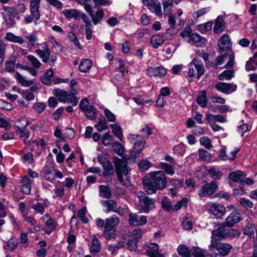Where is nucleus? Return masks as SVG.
<instances>
[{"label": "nucleus", "mask_w": 257, "mask_h": 257, "mask_svg": "<svg viewBox=\"0 0 257 257\" xmlns=\"http://www.w3.org/2000/svg\"><path fill=\"white\" fill-rule=\"evenodd\" d=\"M150 180H143L146 192L149 194L155 193L157 190H163L167 186V178L163 171H158L150 173Z\"/></svg>", "instance_id": "1"}, {"label": "nucleus", "mask_w": 257, "mask_h": 257, "mask_svg": "<svg viewBox=\"0 0 257 257\" xmlns=\"http://www.w3.org/2000/svg\"><path fill=\"white\" fill-rule=\"evenodd\" d=\"M138 201L135 204V208L141 212L149 213L155 206V200L146 196L142 192H139L137 195Z\"/></svg>", "instance_id": "2"}, {"label": "nucleus", "mask_w": 257, "mask_h": 257, "mask_svg": "<svg viewBox=\"0 0 257 257\" xmlns=\"http://www.w3.org/2000/svg\"><path fill=\"white\" fill-rule=\"evenodd\" d=\"M40 45L41 49H37L35 51L37 55L41 59L42 62L46 63L50 62L51 66L54 65L57 61V57L51 54V50L46 42H43Z\"/></svg>", "instance_id": "3"}, {"label": "nucleus", "mask_w": 257, "mask_h": 257, "mask_svg": "<svg viewBox=\"0 0 257 257\" xmlns=\"http://www.w3.org/2000/svg\"><path fill=\"white\" fill-rule=\"evenodd\" d=\"M204 73V65L200 59L195 58L188 65V76L192 80L196 74V78L199 79Z\"/></svg>", "instance_id": "4"}, {"label": "nucleus", "mask_w": 257, "mask_h": 257, "mask_svg": "<svg viewBox=\"0 0 257 257\" xmlns=\"http://www.w3.org/2000/svg\"><path fill=\"white\" fill-rule=\"evenodd\" d=\"M53 94L58 98L59 101L62 103H70L73 105L76 106L78 102V98L73 95L70 94L67 91L56 88L53 90Z\"/></svg>", "instance_id": "5"}, {"label": "nucleus", "mask_w": 257, "mask_h": 257, "mask_svg": "<svg viewBox=\"0 0 257 257\" xmlns=\"http://www.w3.org/2000/svg\"><path fill=\"white\" fill-rule=\"evenodd\" d=\"M113 163L116 169L117 179L119 182L124 185L125 183L123 178V175L126 176L128 172L127 163L123 159L115 158Z\"/></svg>", "instance_id": "6"}, {"label": "nucleus", "mask_w": 257, "mask_h": 257, "mask_svg": "<svg viewBox=\"0 0 257 257\" xmlns=\"http://www.w3.org/2000/svg\"><path fill=\"white\" fill-rule=\"evenodd\" d=\"M3 10L5 13H2L6 25L8 27H14L16 21L20 19V16L17 14L14 8L12 7L3 6Z\"/></svg>", "instance_id": "7"}, {"label": "nucleus", "mask_w": 257, "mask_h": 257, "mask_svg": "<svg viewBox=\"0 0 257 257\" xmlns=\"http://www.w3.org/2000/svg\"><path fill=\"white\" fill-rule=\"evenodd\" d=\"M178 253L183 257H205L203 250L198 247H193L191 250L184 244H180L177 248Z\"/></svg>", "instance_id": "8"}, {"label": "nucleus", "mask_w": 257, "mask_h": 257, "mask_svg": "<svg viewBox=\"0 0 257 257\" xmlns=\"http://www.w3.org/2000/svg\"><path fill=\"white\" fill-rule=\"evenodd\" d=\"M128 139L131 143H134V151L135 155L140 154L145 148L146 141L144 138L138 135L131 134Z\"/></svg>", "instance_id": "9"}, {"label": "nucleus", "mask_w": 257, "mask_h": 257, "mask_svg": "<svg viewBox=\"0 0 257 257\" xmlns=\"http://www.w3.org/2000/svg\"><path fill=\"white\" fill-rule=\"evenodd\" d=\"M207 205L208 213L217 218H221L225 213V207L220 203H209Z\"/></svg>", "instance_id": "10"}, {"label": "nucleus", "mask_w": 257, "mask_h": 257, "mask_svg": "<svg viewBox=\"0 0 257 257\" xmlns=\"http://www.w3.org/2000/svg\"><path fill=\"white\" fill-rule=\"evenodd\" d=\"M227 60V62L225 65L226 68H230L234 65V57L231 54H226L217 57L213 64V67L215 69H217L219 66L224 63L225 61Z\"/></svg>", "instance_id": "11"}, {"label": "nucleus", "mask_w": 257, "mask_h": 257, "mask_svg": "<svg viewBox=\"0 0 257 257\" xmlns=\"http://www.w3.org/2000/svg\"><path fill=\"white\" fill-rule=\"evenodd\" d=\"M143 4L148 7L150 12L159 17L163 15L160 2L158 0H142Z\"/></svg>", "instance_id": "12"}, {"label": "nucleus", "mask_w": 257, "mask_h": 257, "mask_svg": "<svg viewBox=\"0 0 257 257\" xmlns=\"http://www.w3.org/2000/svg\"><path fill=\"white\" fill-rule=\"evenodd\" d=\"M128 221L132 226H141L147 223V217L140 215L136 213L131 212L128 214Z\"/></svg>", "instance_id": "13"}, {"label": "nucleus", "mask_w": 257, "mask_h": 257, "mask_svg": "<svg viewBox=\"0 0 257 257\" xmlns=\"http://www.w3.org/2000/svg\"><path fill=\"white\" fill-rule=\"evenodd\" d=\"M217 187V184L215 182L207 183L202 187L199 195L200 197H203L206 195H211L216 191Z\"/></svg>", "instance_id": "14"}, {"label": "nucleus", "mask_w": 257, "mask_h": 257, "mask_svg": "<svg viewBox=\"0 0 257 257\" xmlns=\"http://www.w3.org/2000/svg\"><path fill=\"white\" fill-rule=\"evenodd\" d=\"M215 87L219 91L226 94H229L236 90L237 85L231 83L220 82L215 85Z\"/></svg>", "instance_id": "15"}, {"label": "nucleus", "mask_w": 257, "mask_h": 257, "mask_svg": "<svg viewBox=\"0 0 257 257\" xmlns=\"http://www.w3.org/2000/svg\"><path fill=\"white\" fill-rule=\"evenodd\" d=\"M143 247L146 250V255L153 257L159 252V245L155 242L150 241L144 244Z\"/></svg>", "instance_id": "16"}, {"label": "nucleus", "mask_w": 257, "mask_h": 257, "mask_svg": "<svg viewBox=\"0 0 257 257\" xmlns=\"http://www.w3.org/2000/svg\"><path fill=\"white\" fill-rule=\"evenodd\" d=\"M241 218V214L237 211H234L225 219V224L226 226L231 227L239 222Z\"/></svg>", "instance_id": "17"}, {"label": "nucleus", "mask_w": 257, "mask_h": 257, "mask_svg": "<svg viewBox=\"0 0 257 257\" xmlns=\"http://www.w3.org/2000/svg\"><path fill=\"white\" fill-rule=\"evenodd\" d=\"M46 227V232L50 234L57 226V223L52 219L50 215L46 213L42 218Z\"/></svg>", "instance_id": "18"}, {"label": "nucleus", "mask_w": 257, "mask_h": 257, "mask_svg": "<svg viewBox=\"0 0 257 257\" xmlns=\"http://www.w3.org/2000/svg\"><path fill=\"white\" fill-rule=\"evenodd\" d=\"M166 72V69L163 66L149 67L147 70V74L149 77L164 76Z\"/></svg>", "instance_id": "19"}, {"label": "nucleus", "mask_w": 257, "mask_h": 257, "mask_svg": "<svg viewBox=\"0 0 257 257\" xmlns=\"http://www.w3.org/2000/svg\"><path fill=\"white\" fill-rule=\"evenodd\" d=\"M89 15L91 18L93 24L96 25L102 20L104 13L103 9L98 7L95 13L92 11Z\"/></svg>", "instance_id": "20"}, {"label": "nucleus", "mask_w": 257, "mask_h": 257, "mask_svg": "<svg viewBox=\"0 0 257 257\" xmlns=\"http://www.w3.org/2000/svg\"><path fill=\"white\" fill-rule=\"evenodd\" d=\"M188 43H192L197 47H202L206 43V40L203 37H201L198 34L194 33L192 34L191 37L186 40Z\"/></svg>", "instance_id": "21"}, {"label": "nucleus", "mask_w": 257, "mask_h": 257, "mask_svg": "<svg viewBox=\"0 0 257 257\" xmlns=\"http://www.w3.org/2000/svg\"><path fill=\"white\" fill-rule=\"evenodd\" d=\"M212 237L214 239H220L222 237L227 236L229 234V230L226 229L224 226L218 227L216 229L213 230L211 232Z\"/></svg>", "instance_id": "22"}, {"label": "nucleus", "mask_w": 257, "mask_h": 257, "mask_svg": "<svg viewBox=\"0 0 257 257\" xmlns=\"http://www.w3.org/2000/svg\"><path fill=\"white\" fill-rule=\"evenodd\" d=\"M31 15H27L24 19V22L26 24H29L34 22L35 25H36L37 21L40 18V13H37L33 11H30Z\"/></svg>", "instance_id": "23"}, {"label": "nucleus", "mask_w": 257, "mask_h": 257, "mask_svg": "<svg viewBox=\"0 0 257 257\" xmlns=\"http://www.w3.org/2000/svg\"><path fill=\"white\" fill-rule=\"evenodd\" d=\"M167 40L164 35H155L151 39V43L154 48L157 49Z\"/></svg>", "instance_id": "24"}, {"label": "nucleus", "mask_w": 257, "mask_h": 257, "mask_svg": "<svg viewBox=\"0 0 257 257\" xmlns=\"http://www.w3.org/2000/svg\"><path fill=\"white\" fill-rule=\"evenodd\" d=\"M23 185L21 189L22 191L26 194H29L31 190V183L33 182L32 179L27 176H25L22 180Z\"/></svg>", "instance_id": "25"}, {"label": "nucleus", "mask_w": 257, "mask_h": 257, "mask_svg": "<svg viewBox=\"0 0 257 257\" xmlns=\"http://www.w3.org/2000/svg\"><path fill=\"white\" fill-rule=\"evenodd\" d=\"M245 177V175L241 171H235L229 174V179L234 182L241 183Z\"/></svg>", "instance_id": "26"}, {"label": "nucleus", "mask_w": 257, "mask_h": 257, "mask_svg": "<svg viewBox=\"0 0 257 257\" xmlns=\"http://www.w3.org/2000/svg\"><path fill=\"white\" fill-rule=\"evenodd\" d=\"M230 42L228 35H223L220 37L218 41L219 49L221 51H223L230 48Z\"/></svg>", "instance_id": "27"}, {"label": "nucleus", "mask_w": 257, "mask_h": 257, "mask_svg": "<svg viewBox=\"0 0 257 257\" xmlns=\"http://www.w3.org/2000/svg\"><path fill=\"white\" fill-rule=\"evenodd\" d=\"M207 172L210 177L214 180H219L223 176V172L218 167L214 166L208 169Z\"/></svg>", "instance_id": "28"}, {"label": "nucleus", "mask_w": 257, "mask_h": 257, "mask_svg": "<svg viewBox=\"0 0 257 257\" xmlns=\"http://www.w3.org/2000/svg\"><path fill=\"white\" fill-rule=\"evenodd\" d=\"M16 128V133L19 136L20 138H24V142L26 144V141H27L30 136V132L26 127L21 128L19 126H15Z\"/></svg>", "instance_id": "29"}, {"label": "nucleus", "mask_w": 257, "mask_h": 257, "mask_svg": "<svg viewBox=\"0 0 257 257\" xmlns=\"http://www.w3.org/2000/svg\"><path fill=\"white\" fill-rule=\"evenodd\" d=\"M101 205L105 207L106 209L105 210L106 213H108L110 211H114V210L117 207V203L113 200H107L101 201Z\"/></svg>", "instance_id": "30"}, {"label": "nucleus", "mask_w": 257, "mask_h": 257, "mask_svg": "<svg viewBox=\"0 0 257 257\" xmlns=\"http://www.w3.org/2000/svg\"><path fill=\"white\" fill-rule=\"evenodd\" d=\"M206 119L209 123H214L215 121L225 122L226 121L225 115H215L210 113L206 114Z\"/></svg>", "instance_id": "31"}, {"label": "nucleus", "mask_w": 257, "mask_h": 257, "mask_svg": "<svg viewBox=\"0 0 257 257\" xmlns=\"http://www.w3.org/2000/svg\"><path fill=\"white\" fill-rule=\"evenodd\" d=\"M225 27V23L223 17L218 16L215 22L213 31L215 33H219L222 32Z\"/></svg>", "instance_id": "32"}, {"label": "nucleus", "mask_w": 257, "mask_h": 257, "mask_svg": "<svg viewBox=\"0 0 257 257\" xmlns=\"http://www.w3.org/2000/svg\"><path fill=\"white\" fill-rule=\"evenodd\" d=\"M101 245L98 239L94 236L92 238V242L90 246V252L92 254H95L100 252Z\"/></svg>", "instance_id": "33"}, {"label": "nucleus", "mask_w": 257, "mask_h": 257, "mask_svg": "<svg viewBox=\"0 0 257 257\" xmlns=\"http://www.w3.org/2000/svg\"><path fill=\"white\" fill-rule=\"evenodd\" d=\"M5 39L8 41L17 43L22 44L24 42V40L20 36H17L13 33L8 32L6 34Z\"/></svg>", "instance_id": "34"}, {"label": "nucleus", "mask_w": 257, "mask_h": 257, "mask_svg": "<svg viewBox=\"0 0 257 257\" xmlns=\"http://www.w3.org/2000/svg\"><path fill=\"white\" fill-rule=\"evenodd\" d=\"M92 62L89 59H83L79 65V70L83 73L87 72L91 68Z\"/></svg>", "instance_id": "35"}, {"label": "nucleus", "mask_w": 257, "mask_h": 257, "mask_svg": "<svg viewBox=\"0 0 257 257\" xmlns=\"http://www.w3.org/2000/svg\"><path fill=\"white\" fill-rule=\"evenodd\" d=\"M119 223V219L115 215H113L111 217L105 219V227L107 228H114V227Z\"/></svg>", "instance_id": "36"}, {"label": "nucleus", "mask_w": 257, "mask_h": 257, "mask_svg": "<svg viewBox=\"0 0 257 257\" xmlns=\"http://www.w3.org/2000/svg\"><path fill=\"white\" fill-rule=\"evenodd\" d=\"M53 75V71L52 69L47 70L44 75L41 77V80L43 84L49 85L52 82V77Z\"/></svg>", "instance_id": "37"}, {"label": "nucleus", "mask_w": 257, "mask_h": 257, "mask_svg": "<svg viewBox=\"0 0 257 257\" xmlns=\"http://www.w3.org/2000/svg\"><path fill=\"white\" fill-rule=\"evenodd\" d=\"M16 78L22 86L28 87L31 86L34 83L32 80H27L19 72L16 73Z\"/></svg>", "instance_id": "38"}, {"label": "nucleus", "mask_w": 257, "mask_h": 257, "mask_svg": "<svg viewBox=\"0 0 257 257\" xmlns=\"http://www.w3.org/2000/svg\"><path fill=\"white\" fill-rule=\"evenodd\" d=\"M83 112L85 113L88 118L91 120H94L97 118V110L92 105H90Z\"/></svg>", "instance_id": "39"}, {"label": "nucleus", "mask_w": 257, "mask_h": 257, "mask_svg": "<svg viewBox=\"0 0 257 257\" xmlns=\"http://www.w3.org/2000/svg\"><path fill=\"white\" fill-rule=\"evenodd\" d=\"M16 57L12 56L9 60L6 61L5 64V70L9 72H13L15 70V65L16 63Z\"/></svg>", "instance_id": "40"}, {"label": "nucleus", "mask_w": 257, "mask_h": 257, "mask_svg": "<svg viewBox=\"0 0 257 257\" xmlns=\"http://www.w3.org/2000/svg\"><path fill=\"white\" fill-rule=\"evenodd\" d=\"M112 133L120 141L123 140L122 131L120 126L118 124H112L110 125Z\"/></svg>", "instance_id": "41"}, {"label": "nucleus", "mask_w": 257, "mask_h": 257, "mask_svg": "<svg viewBox=\"0 0 257 257\" xmlns=\"http://www.w3.org/2000/svg\"><path fill=\"white\" fill-rule=\"evenodd\" d=\"M27 39L28 46L30 49L37 47V46L39 45V44L37 42L38 41V37L34 34H32L27 36Z\"/></svg>", "instance_id": "42"}, {"label": "nucleus", "mask_w": 257, "mask_h": 257, "mask_svg": "<svg viewBox=\"0 0 257 257\" xmlns=\"http://www.w3.org/2000/svg\"><path fill=\"white\" fill-rule=\"evenodd\" d=\"M99 195L105 198H109L111 196V191L110 188L106 185H100Z\"/></svg>", "instance_id": "43"}, {"label": "nucleus", "mask_w": 257, "mask_h": 257, "mask_svg": "<svg viewBox=\"0 0 257 257\" xmlns=\"http://www.w3.org/2000/svg\"><path fill=\"white\" fill-rule=\"evenodd\" d=\"M196 101L197 103L202 107L206 106L207 101L205 91H202L198 93Z\"/></svg>", "instance_id": "44"}, {"label": "nucleus", "mask_w": 257, "mask_h": 257, "mask_svg": "<svg viewBox=\"0 0 257 257\" xmlns=\"http://www.w3.org/2000/svg\"><path fill=\"white\" fill-rule=\"evenodd\" d=\"M159 168L163 169L165 171L166 173L172 176L175 173V170L174 166L170 165L166 163L162 162L159 165Z\"/></svg>", "instance_id": "45"}, {"label": "nucleus", "mask_w": 257, "mask_h": 257, "mask_svg": "<svg viewBox=\"0 0 257 257\" xmlns=\"http://www.w3.org/2000/svg\"><path fill=\"white\" fill-rule=\"evenodd\" d=\"M62 13L67 19L74 18L77 19L79 16L78 12L75 9L64 10Z\"/></svg>", "instance_id": "46"}, {"label": "nucleus", "mask_w": 257, "mask_h": 257, "mask_svg": "<svg viewBox=\"0 0 257 257\" xmlns=\"http://www.w3.org/2000/svg\"><path fill=\"white\" fill-rule=\"evenodd\" d=\"M232 248L230 244L227 243H221L218 251L222 255H227Z\"/></svg>", "instance_id": "47"}, {"label": "nucleus", "mask_w": 257, "mask_h": 257, "mask_svg": "<svg viewBox=\"0 0 257 257\" xmlns=\"http://www.w3.org/2000/svg\"><path fill=\"white\" fill-rule=\"evenodd\" d=\"M234 76V71L232 69L224 71L218 76L220 80H230Z\"/></svg>", "instance_id": "48"}, {"label": "nucleus", "mask_w": 257, "mask_h": 257, "mask_svg": "<svg viewBox=\"0 0 257 257\" xmlns=\"http://www.w3.org/2000/svg\"><path fill=\"white\" fill-rule=\"evenodd\" d=\"M212 24L213 23L211 22H208L204 24H200L198 26V30L201 33H206L211 30Z\"/></svg>", "instance_id": "49"}, {"label": "nucleus", "mask_w": 257, "mask_h": 257, "mask_svg": "<svg viewBox=\"0 0 257 257\" xmlns=\"http://www.w3.org/2000/svg\"><path fill=\"white\" fill-rule=\"evenodd\" d=\"M192 30L189 26H186L183 30L180 32V36L184 40L186 41L191 37Z\"/></svg>", "instance_id": "50"}, {"label": "nucleus", "mask_w": 257, "mask_h": 257, "mask_svg": "<svg viewBox=\"0 0 257 257\" xmlns=\"http://www.w3.org/2000/svg\"><path fill=\"white\" fill-rule=\"evenodd\" d=\"M46 207V204L45 203L37 202L32 206V208L35 211L36 213H39L41 215L44 214Z\"/></svg>", "instance_id": "51"}, {"label": "nucleus", "mask_w": 257, "mask_h": 257, "mask_svg": "<svg viewBox=\"0 0 257 257\" xmlns=\"http://www.w3.org/2000/svg\"><path fill=\"white\" fill-rule=\"evenodd\" d=\"M143 234V230L141 228H136L132 232H130V237L131 239L136 240L139 241Z\"/></svg>", "instance_id": "52"}, {"label": "nucleus", "mask_w": 257, "mask_h": 257, "mask_svg": "<svg viewBox=\"0 0 257 257\" xmlns=\"http://www.w3.org/2000/svg\"><path fill=\"white\" fill-rule=\"evenodd\" d=\"M209 11V9L208 8H201L192 14V18L194 20L197 21L200 17L204 15Z\"/></svg>", "instance_id": "53"}, {"label": "nucleus", "mask_w": 257, "mask_h": 257, "mask_svg": "<svg viewBox=\"0 0 257 257\" xmlns=\"http://www.w3.org/2000/svg\"><path fill=\"white\" fill-rule=\"evenodd\" d=\"M115 228H107V227L105 226L103 235L107 240H110L115 237Z\"/></svg>", "instance_id": "54"}, {"label": "nucleus", "mask_w": 257, "mask_h": 257, "mask_svg": "<svg viewBox=\"0 0 257 257\" xmlns=\"http://www.w3.org/2000/svg\"><path fill=\"white\" fill-rule=\"evenodd\" d=\"M162 207L163 209L167 211H174V206L172 203L168 199L164 198L161 201Z\"/></svg>", "instance_id": "55"}, {"label": "nucleus", "mask_w": 257, "mask_h": 257, "mask_svg": "<svg viewBox=\"0 0 257 257\" xmlns=\"http://www.w3.org/2000/svg\"><path fill=\"white\" fill-rule=\"evenodd\" d=\"M42 0H30V11H33L37 13H40L39 9Z\"/></svg>", "instance_id": "56"}, {"label": "nucleus", "mask_w": 257, "mask_h": 257, "mask_svg": "<svg viewBox=\"0 0 257 257\" xmlns=\"http://www.w3.org/2000/svg\"><path fill=\"white\" fill-rule=\"evenodd\" d=\"M27 57L33 67L38 69L41 67L42 64L36 57L32 55H29Z\"/></svg>", "instance_id": "57"}, {"label": "nucleus", "mask_w": 257, "mask_h": 257, "mask_svg": "<svg viewBox=\"0 0 257 257\" xmlns=\"http://www.w3.org/2000/svg\"><path fill=\"white\" fill-rule=\"evenodd\" d=\"M188 202V199L187 198H183L181 200L178 201L174 205V211H178L181 208H186Z\"/></svg>", "instance_id": "58"}, {"label": "nucleus", "mask_w": 257, "mask_h": 257, "mask_svg": "<svg viewBox=\"0 0 257 257\" xmlns=\"http://www.w3.org/2000/svg\"><path fill=\"white\" fill-rule=\"evenodd\" d=\"M94 126L96 127L97 130L99 132L106 130L108 128L106 121L104 118H99L98 123L95 125Z\"/></svg>", "instance_id": "59"}, {"label": "nucleus", "mask_w": 257, "mask_h": 257, "mask_svg": "<svg viewBox=\"0 0 257 257\" xmlns=\"http://www.w3.org/2000/svg\"><path fill=\"white\" fill-rule=\"evenodd\" d=\"M7 47V44L4 42L3 41L0 40V66L4 62Z\"/></svg>", "instance_id": "60"}, {"label": "nucleus", "mask_w": 257, "mask_h": 257, "mask_svg": "<svg viewBox=\"0 0 257 257\" xmlns=\"http://www.w3.org/2000/svg\"><path fill=\"white\" fill-rule=\"evenodd\" d=\"M112 146L114 151L117 155L120 156L123 154L124 152V148L121 144L118 142H116L112 144Z\"/></svg>", "instance_id": "61"}, {"label": "nucleus", "mask_w": 257, "mask_h": 257, "mask_svg": "<svg viewBox=\"0 0 257 257\" xmlns=\"http://www.w3.org/2000/svg\"><path fill=\"white\" fill-rule=\"evenodd\" d=\"M13 8L18 16L21 14H24L27 9L25 4L22 3H18L16 4Z\"/></svg>", "instance_id": "62"}, {"label": "nucleus", "mask_w": 257, "mask_h": 257, "mask_svg": "<svg viewBox=\"0 0 257 257\" xmlns=\"http://www.w3.org/2000/svg\"><path fill=\"white\" fill-rule=\"evenodd\" d=\"M138 241L135 239L129 238L127 242V247L131 251H136L138 248Z\"/></svg>", "instance_id": "63"}, {"label": "nucleus", "mask_w": 257, "mask_h": 257, "mask_svg": "<svg viewBox=\"0 0 257 257\" xmlns=\"http://www.w3.org/2000/svg\"><path fill=\"white\" fill-rule=\"evenodd\" d=\"M173 0H162V5L165 13L170 12L173 5Z\"/></svg>", "instance_id": "64"}]
</instances>
